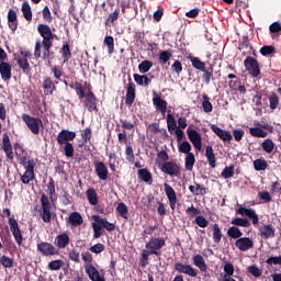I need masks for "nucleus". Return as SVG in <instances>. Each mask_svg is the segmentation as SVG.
<instances>
[{
  "instance_id": "f257e3e1",
  "label": "nucleus",
  "mask_w": 281,
  "mask_h": 281,
  "mask_svg": "<svg viewBox=\"0 0 281 281\" xmlns=\"http://www.w3.org/2000/svg\"><path fill=\"white\" fill-rule=\"evenodd\" d=\"M37 32L43 41L37 40L35 42L34 56L35 58H42V60H49L54 56V52H52L54 38L58 37L53 34L52 27L47 24H38Z\"/></svg>"
},
{
  "instance_id": "f03ea898",
  "label": "nucleus",
  "mask_w": 281,
  "mask_h": 281,
  "mask_svg": "<svg viewBox=\"0 0 281 281\" xmlns=\"http://www.w3.org/2000/svg\"><path fill=\"white\" fill-rule=\"evenodd\" d=\"M76 139V132L69 130H61L57 135V144L59 146L60 153H64L65 157H74V142Z\"/></svg>"
},
{
  "instance_id": "7ed1b4c3",
  "label": "nucleus",
  "mask_w": 281,
  "mask_h": 281,
  "mask_svg": "<svg viewBox=\"0 0 281 281\" xmlns=\"http://www.w3.org/2000/svg\"><path fill=\"white\" fill-rule=\"evenodd\" d=\"M162 247H166V239L156 237L145 245V251H147V256H157L159 258Z\"/></svg>"
},
{
  "instance_id": "20e7f679",
  "label": "nucleus",
  "mask_w": 281,
  "mask_h": 281,
  "mask_svg": "<svg viewBox=\"0 0 281 281\" xmlns=\"http://www.w3.org/2000/svg\"><path fill=\"white\" fill-rule=\"evenodd\" d=\"M22 121L26 124L29 131L33 133V135H38L41 133V126H43V120L40 117H34L30 114H22Z\"/></svg>"
},
{
  "instance_id": "39448f33",
  "label": "nucleus",
  "mask_w": 281,
  "mask_h": 281,
  "mask_svg": "<svg viewBox=\"0 0 281 281\" xmlns=\"http://www.w3.org/2000/svg\"><path fill=\"white\" fill-rule=\"evenodd\" d=\"M40 216L43 223H52V203L49 202V196L42 194Z\"/></svg>"
},
{
  "instance_id": "423d86ee",
  "label": "nucleus",
  "mask_w": 281,
  "mask_h": 281,
  "mask_svg": "<svg viewBox=\"0 0 281 281\" xmlns=\"http://www.w3.org/2000/svg\"><path fill=\"white\" fill-rule=\"evenodd\" d=\"M244 67L252 78H258V76H260V64L258 63V59L247 56L244 60Z\"/></svg>"
},
{
  "instance_id": "0eeeda50",
  "label": "nucleus",
  "mask_w": 281,
  "mask_h": 281,
  "mask_svg": "<svg viewBox=\"0 0 281 281\" xmlns=\"http://www.w3.org/2000/svg\"><path fill=\"white\" fill-rule=\"evenodd\" d=\"M37 251L42 254V256L50 257V256H60V250L56 248L52 243L41 241L37 244Z\"/></svg>"
},
{
  "instance_id": "6e6552de",
  "label": "nucleus",
  "mask_w": 281,
  "mask_h": 281,
  "mask_svg": "<svg viewBox=\"0 0 281 281\" xmlns=\"http://www.w3.org/2000/svg\"><path fill=\"white\" fill-rule=\"evenodd\" d=\"M161 172L169 175V177H179L181 175V167L176 161H167L160 166Z\"/></svg>"
},
{
  "instance_id": "1a4fd4ad",
  "label": "nucleus",
  "mask_w": 281,
  "mask_h": 281,
  "mask_svg": "<svg viewBox=\"0 0 281 281\" xmlns=\"http://www.w3.org/2000/svg\"><path fill=\"white\" fill-rule=\"evenodd\" d=\"M173 269L178 273H184L186 276H189L190 278H196V276H199V270H196L191 265H186L183 262H176L173 265Z\"/></svg>"
},
{
  "instance_id": "9d476101",
  "label": "nucleus",
  "mask_w": 281,
  "mask_h": 281,
  "mask_svg": "<svg viewBox=\"0 0 281 281\" xmlns=\"http://www.w3.org/2000/svg\"><path fill=\"white\" fill-rule=\"evenodd\" d=\"M9 226L16 245L21 247L23 245V233H21V228H19V222H16V220L13 217H10Z\"/></svg>"
},
{
  "instance_id": "9b49d317",
  "label": "nucleus",
  "mask_w": 281,
  "mask_h": 281,
  "mask_svg": "<svg viewBox=\"0 0 281 281\" xmlns=\"http://www.w3.org/2000/svg\"><path fill=\"white\" fill-rule=\"evenodd\" d=\"M85 98H86L85 106H87L88 111L90 113H93V111L98 113V98L95 97L93 91H91V85L88 86V92L86 93Z\"/></svg>"
},
{
  "instance_id": "f8f14e48",
  "label": "nucleus",
  "mask_w": 281,
  "mask_h": 281,
  "mask_svg": "<svg viewBox=\"0 0 281 281\" xmlns=\"http://www.w3.org/2000/svg\"><path fill=\"white\" fill-rule=\"evenodd\" d=\"M153 104L161 113L162 117H165L166 111H168V101L161 99V95L157 91H153Z\"/></svg>"
},
{
  "instance_id": "ddd939ff",
  "label": "nucleus",
  "mask_w": 281,
  "mask_h": 281,
  "mask_svg": "<svg viewBox=\"0 0 281 281\" xmlns=\"http://www.w3.org/2000/svg\"><path fill=\"white\" fill-rule=\"evenodd\" d=\"M164 188L165 194L169 201L170 209L172 212H175V210H177V191H175V189L168 184V182L164 183Z\"/></svg>"
},
{
  "instance_id": "4468645a",
  "label": "nucleus",
  "mask_w": 281,
  "mask_h": 281,
  "mask_svg": "<svg viewBox=\"0 0 281 281\" xmlns=\"http://www.w3.org/2000/svg\"><path fill=\"white\" fill-rule=\"evenodd\" d=\"M94 172L101 181H106L109 179V167L103 161H94Z\"/></svg>"
},
{
  "instance_id": "2eb2a0df",
  "label": "nucleus",
  "mask_w": 281,
  "mask_h": 281,
  "mask_svg": "<svg viewBox=\"0 0 281 281\" xmlns=\"http://www.w3.org/2000/svg\"><path fill=\"white\" fill-rule=\"evenodd\" d=\"M187 134H188L190 142L193 144L195 150H201V148H203L201 133H199L196 130L188 128Z\"/></svg>"
},
{
  "instance_id": "dca6fc26",
  "label": "nucleus",
  "mask_w": 281,
  "mask_h": 281,
  "mask_svg": "<svg viewBox=\"0 0 281 281\" xmlns=\"http://www.w3.org/2000/svg\"><path fill=\"white\" fill-rule=\"evenodd\" d=\"M69 243H71V238L67 233L57 235L54 240V245L58 251H60V249H67V247H69Z\"/></svg>"
},
{
  "instance_id": "f3484780",
  "label": "nucleus",
  "mask_w": 281,
  "mask_h": 281,
  "mask_svg": "<svg viewBox=\"0 0 281 281\" xmlns=\"http://www.w3.org/2000/svg\"><path fill=\"white\" fill-rule=\"evenodd\" d=\"M235 247L239 251H249V249H254V239L249 237H239V239L235 240Z\"/></svg>"
},
{
  "instance_id": "a211bd4d",
  "label": "nucleus",
  "mask_w": 281,
  "mask_h": 281,
  "mask_svg": "<svg viewBox=\"0 0 281 281\" xmlns=\"http://www.w3.org/2000/svg\"><path fill=\"white\" fill-rule=\"evenodd\" d=\"M0 76L3 82L12 80V65L8 61L0 64Z\"/></svg>"
},
{
  "instance_id": "6ab92c4d",
  "label": "nucleus",
  "mask_w": 281,
  "mask_h": 281,
  "mask_svg": "<svg viewBox=\"0 0 281 281\" xmlns=\"http://www.w3.org/2000/svg\"><path fill=\"white\" fill-rule=\"evenodd\" d=\"M237 214H240V216H247L251 220L252 225H258L259 218L258 214H256V210L254 209H247V207H239L237 210Z\"/></svg>"
},
{
  "instance_id": "aec40b11",
  "label": "nucleus",
  "mask_w": 281,
  "mask_h": 281,
  "mask_svg": "<svg viewBox=\"0 0 281 281\" xmlns=\"http://www.w3.org/2000/svg\"><path fill=\"white\" fill-rule=\"evenodd\" d=\"M136 93H135V85L130 78V82L127 85L126 95H125V104L126 106H133V102H135Z\"/></svg>"
},
{
  "instance_id": "412c9836",
  "label": "nucleus",
  "mask_w": 281,
  "mask_h": 281,
  "mask_svg": "<svg viewBox=\"0 0 281 281\" xmlns=\"http://www.w3.org/2000/svg\"><path fill=\"white\" fill-rule=\"evenodd\" d=\"M2 148L8 159H14V151L12 150V143L8 133H4L2 136Z\"/></svg>"
},
{
  "instance_id": "4be33fe9",
  "label": "nucleus",
  "mask_w": 281,
  "mask_h": 281,
  "mask_svg": "<svg viewBox=\"0 0 281 281\" xmlns=\"http://www.w3.org/2000/svg\"><path fill=\"white\" fill-rule=\"evenodd\" d=\"M261 238L269 240V238H276V228L271 224H266L259 228Z\"/></svg>"
},
{
  "instance_id": "5701e85b",
  "label": "nucleus",
  "mask_w": 281,
  "mask_h": 281,
  "mask_svg": "<svg viewBox=\"0 0 281 281\" xmlns=\"http://www.w3.org/2000/svg\"><path fill=\"white\" fill-rule=\"evenodd\" d=\"M211 131L222 139V142H232V134L216 125H211Z\"/></svg>"
},
{
  "instance_id": "b1692460",
  "label": "nucleus",
  "mask_w": 281,
  "mask_h": 281,
  "mask_svg": "<svg viewBox=\"0 0 281 281\" xmlns=\"http://www.w3.org/2000/svg\"><path fill=\"white\" fill-rule=\"evenodd\" d=\"M92 218L94 223H98L106 232H115V224L108 222L106 218H102L100 215H93Z\"/></svg>"
},
{
  "instance_id": "393cba45",
  "label": "nucleus",
  "mask_w": 281,
  "mask_h": 281,
  "mask_svg": "<svg viewBox=\"0 0 281 281\" xmlns=\"http://www.w3.org/2000/svg\"><path fill=\"white\" fill-rule=\"evenodd\" d=\"M68 223L71 225V227H80L82 223H85V218L82 215L78 212H71L69 217H68Z\"/></svg>"
},
{
  "instance_id": "a878e982",
  "label": "nucleus",
  "mask_w": 281,
  "mask_h": 281,
  "mask_svg": "<svg viewBox=\"0 0 281 281\" xmlns=\"http://www.w3.org/2000/svg\"><path fill=\"white\" fill-rule=\"evenodd\" d=\"M194 267H198L200 271L204 272L207 271V263L205 262V258L202 255H195L192 258Z\"/></svg>"
},
{
  "instance_id": "bb28decb",
  "label": "nucleus",
  "mask_w": 281,
  "mask_h": 281,
  "mask_svg": "<svg viewBox=\"0 0 281 281\" xmlns=\"http://www.w3.org/2000/svg\"><path fill=\"white\" fill-rule=\"evenodd\" d=\"M205 157L209 161L211 168H216V155L214 154V148L210 145L205 147Z\"/></svg>"
},
{
  "instance_id": "cd10ccee",
  "label": "nucleus",
  "mask_w": 281,
  "mask_h": 281,
  "mask_svg": "<svg viewBox=\"0 0 281 281\" xmlns=\"http://www.w3.org/2000/svg\"><path fill=\"white\" fill-rule=\"evenodd\" d=\"M85 270L91 281H97L100 278V271L93 265H85Z\"/></svg>"
},
{
  "instance_id": "c85d7f7f",
  "label": "nucleus",
  "mask_w": 281,
  "mask_h": 281,
  "mask_svg": "<svg viewBox=\"0 0 281 281\" xmlns=\"http://www.w3.org/2000/svg\"><path fill=\"white\" fill-rule=\"evenodd\" d=\"M189 190L194 196H205L207 194V189L203 184L195 183V186H190Z\"/></svg>"
},
{
  "instance_id": "c756f323",
  "label": "nucleus",
  "mask_w": 281,
  "mask_h": 281,
  "mask_svg": "<svg viewBox=\"0 0 281 281\" xmlns=\"http://www.w3.org/2000/svg\"><path fill=\"white\" fill-rule=\"evenodd\" d=\"M224 280L223 281H236V279L232 278L234 276V265L229 261H225L224 263Z\"/></svg>"
},
{
  "instance_id": "7c9ffc66",
  "label": "nucleus",
  "mask_w": 281,
  "mask_h": 281,
  "mask_svg": "<svg viewBox=\"0 0 281 281\" xmlns=\"http://www.w3.org/2000/svg\"><path fill=\"white\" fill-rule=\"evenodd\" d=\"M56 85H58V81L54 82L50 77H46L43 81V89L48 91L49 95H53L54 91H56Z\"/></svg>"
},
{
  "instance_id": "2f4dec72",
  "label": "nucleus",
  "mask_w": 281,
  "mask_h": 281,
  "mask_svg": "<svg viewBox=\"0 0 281 281\" xmlns=\"http://www.w3.org/2000/svg\"><path fill=\"white\" fill-rule=\"evenodd\" d=\"M228 238H233L234 240H238L243 238V231L238 228V226H231L226 232Z\"/></svg>"
},
{
  "instance_id": "473e14b6",
  "label": "nucleus",
  "mask_w": 281,
  "mask_h": 281,
  "mask_svg": "<svg viewBox=\"0 0 281 281\" xmlns=\"http://www.w3.org/2000/svg\"><path fill=\"white\" fill-rule=\"evenodd\" d=\"M134 80L136 85H138L139 87H148V85L153 82V80L146 77V75H139V74H134Z\"/></svg>"
},
{
  "instance_id": "72a5a7b5",
  "label": "nucleus",
  "mask_w": 281,
  "mask_h": 281,
  "mask_svg": "<svg viewBox=\"0 0 281 281\" xmlns=\"http://www.w3.org/2000/svg\"><path fill=\"white\" fill-rule=\"evenodd\" d=\"M189 60L194 69H198V71H205V63L199 59V57L189 56Z\"/></svg>"
},
{
  "instance_id": "f704fd0d",
  "label": "nucleus",
  "mask_w": 281,
  "mask_h": 281,
  "mask_svg": "<svg viewBox=\"0 0 281 281\" xmlns=\"http://www.w3.org/2000/svg\"><path fill=\"white\" fill-rule=\"evenodd\" d=\"M70 89H75L79 100H83L85 95H87V93L85 92V88L82 87V83H80L79 81L71 82Z\"/></svg>"
},
{
  "instance_id": "c9c22d12",
  "label": "nucleus",
  "mask_w": 281,
  "mask_h": 281,
  "mask_svg": "<svg viewBox=\"0 0 281 281\" xmlns=\"http://www.w3.org/2000/svg\"><path fill=\"white\" fill-rule=\"evenodd\" d=\"M138 178L145 183H153V173L147 168L138 170Z\"/></svg>"
},
{
  "instance_id": "e433bc0d",
  "label": "nucleus",
  "mask_w": 281,
  "mask_h": 281,
  "mask_svg": "<svg viewBox=\"0 0 281 281\" xmlns=\"http://www.w3.org/2000/svg\"><path fill=\"white\" fill-rule=\"evenodd\" d=\"M203 75H202V80L204 82V85H210V82H212V80H214V68H204V70H202Z\"/></svg>"
},
{
  "instance_id": "4c0bfd02",
  "label": "nucleus",
  "mask_w": 281,
  "mask_h": 281,
  "mask_svg": "<svg viewBox=\"0 0 281 281\" xmlns=\"http://www.w3.org/2000/svg\"><path fill=\"white\" fill-rule=\"evenodd\" d=\"M86 196L90 203V205H98V192L95 189L90 188L86 191Z\"/></svg>"
},
{
  "instance_id": "58836bf2",
  "label": "nucleus",
  "mask_w": 281,
  "mask_h": 281,
  "mask_svg": "<svg viewBox=\"0 0 281 281\" xmlns=\"http://www.w3.org/2000/svg\"><path fill=\"white\" fill-rule=\"evenodd\" d=\"M103 45L108 46V54L115 52V40L111 35H106L103 40Z\"/></svg>"
},
{
  "instance_id": "ea45409f",
  "label": "nucleus",
  "mask_w": 281,
  "mask_h": 281,
  "mask_svg": "<svg viewBox=\"0 0 281 281\" xmlns=\"http://www.w3.org/2000/svg\"><path fill=\"white\" fill-rule=\"evenodd\" d=\"M223 240V232L221 231V226L218 224H213V243L218 245Z\"/></svg>"
},
{
  "instance_id": "a19ab883",
  "label": "nucleus",
  "mask_w": 281,
  "mask_h": 281,
  "mask_svg": "<svg viewBox=\"0 0 281 281\" xmlns=\"http://www.w3.org/2000/svg\"><path fill=\"white\" fill-rule=\"evenodd\" d=\"M202 100V109L204 113H212V111H214V105H212V102H210L209 95L203 94Z\"/></svg>"
},
{
  "instance_id": "79ce46f5",
  "label": "nucleus",
  "mask_w": 281,
  "mask_h": 281,
  "mask_svg": "<svg viewBox=\"0 0 281 281\" xmlns=\"http://www.w3.org/2000/svg\"><path fill=\"white\" fill-rule=\"evenodd\" d=\"M116 212L121 218L128 220V206L124 202L117 204Z\"/></svg>"
},
{
  "instance_id": "37998d69",
  "label": "nucleus",
  "mask_w": 281,
  "mask_h": 281,
  "mask_svg": "<svg viewBox=\"0 0 281 281\" xmlns=\"http://www.w3.org/2000/svg\"><path fill=\"white\" fill-rule=\"evenodd\" d=\"M231 225H234L235 227H250L251 223L247 218L237 217L231 222Z\"/></svg>"
},
{
  "instance_id": "c03bdc74",
  "label": "nucleus",
  "mask_w": 281,
  "mask_h": 281,
  "mask_svg": "<svg viewBox=\"0 0 281 281\" xmlns=\"http://www.w3.org/2000/svg\"><path fill=\"white\" fill-rule=\"evenodd\" d=\"M194 164H196V158L194 157V154H188L184 158L186 170H192L194 168Z\"/></svg>"
},
{
  "instance_id": "a18cd8bd",
  "label": "nucleus",
  "mask_w": 281,
  "mask_h": 281,
  "mask_svg": "<svg viewBox=\"0 0 281 281\" xmlns=\"http://www.w3.org/2000/svg\"><path fill=\"white\" fill-rule=\"evenodd\" d=\"M167 128L169 133H172V131H177V121L175 120V116L170 113L167 114Z\"/></svg>"
},
{
  "instance_id": "49530a36",
  "label": "nucleus",
  "mask_w": 281,
  "mask_h": 281,
  "mask_svg": "<svg viewBox=\"0 0 281 281\" xmlns=\"http://www.w3.org/2000/svg\"><path fill=\"white\" fill-rule=\"evenodd\" d=\"M261 148L265 150V153L271 154L273 153V148H276V143L271 138H267L262 142Z\"/></svg>"
},
{
  "instance_id": "de8ad7c7",
  "label": "nucleus",
  "mask_w": 281,
  "mask_h": 281,
  "mask_svg": "<svg viewBox=\"0 0 281 281\" xmlns=\"http://www.w3.org/2000/svg\"><path fill=\"white\" fill-rule=\"evenodd\" d=\"M22 14L26 21H32V7L29 2L22 3Z\"/></svg>"
},
{
  "instance_id": "09e8293b",
  "label": "nucleus",
  "mask_w": 281,
  "mask_h": 281,
  "mask_svg": "<svg viewBox=\"0 0 281 281\" xmlns=\"http://www.w3.org/2000/svg\"><path fill=\"white\" fill-rule=\"evenodd\" d=\"M64 265H65V261H63L61 259H56L48 262V269L49 271H60Z\"/></svg>"
},
{
  "instance_id": "8fccbe9b",
  "label": "nucleus",
  "mask_w": 281,
  "mask_h": 281,
  "mask_svg": "<svg viewBox=\"0 0 281 281\" xmlns=\"http://www.w3.org/2000/svg\"><path fill=\"white\" fill-rule=\"evenodd\" d=\"M151 67H153V61L146 59L138 65V71L139 74H148Z\"/></svg>"
},
{
  "instance_id": "3c124183",
  "label": "nucleus",
  "mask_w": 281,
  "mask_h": 281,
  "mask_svg": "<svg viewBox=\"0 0 281 281\" xmlns=\"http://www.w3.org/2000/svg\"><path fill=\"white\" fill-rule=\"evenodd\" d=\"M16 63L23 74H30V61L27 59L19 57Z\"/></svg>"
},
{
  "instance_id": "603ef678",
  "label": "nucleus",
  "mask_w": 281,
  "mask_h": 281,
  "mask_svg": "<svg viewBox=\"0 0 281 281\" xmlns=\"http://www.w3.org/2000/svg\"><path fill=\"white\" fill-rule=\"evenodd\" d=\"M0 263L2 265V267H4V269H12L14 267V259L3 255L0 258Z\"/></svg>"
},
{
  "instance_id": "864d4df0",
  "label": "nucleus",
  "mask_w": 281,
  "mask_h": 281,
  "mask_svg": "<svg viewBox=\"0 0 281 281\" xmlns=\"http://www.w3.org/2000/svg\"><path fill=\"white\" fill-rule=\"evenodd\" d=\"M125 157L128 164H135V153L133 151V146L127 145L125 147Z\"/></svg>"
},
{
  "instance_id": "5fc2aeb1",
  "label": "nucleus",
  "mask_w": 281,
  "mask_h": 281,
  "mask_svg": "<svg viewBox=\"0 0 281 281\" xmlns=\"http://www.w3.org/2000/svg\"><path fill=\"white\" fill-rule=\"evenodd\" d=\"M249 133L252 137H267L268 133L260 127H250Z\"/></svg>"
},
{
  "instance_id": "6e6d98bb",
  "label": "nucleus",
  "mask_w": 281,
  "mask_h": 281,
  "mask_svg": "<svg viewBox=\"0 0 281 281\" xmlns=\"http://www.w3.org/2000/svg\"><path fill=\"white\" fill-rule=\"evenodd\" d=\"M61 56L64 58V63H67L71 58V48L69 47V44H64L61 47Z\"/></svg>"
},
{
  "instance_id": "4d7b16f0",
  "label": "nucleus",
  "mask_w": 281,
  "mask_h": 281,
  "mask_svg": "<svg viewBox=\"0 0 281 281\" xmlns=\"http://www.w3.org/2000/svg\"><path fill=\"white\" fill-rule=\"evenodd\" d=\"M254 168H255V170L260 172L261 170L269 168V164H267V160H265V159H256L254 161Z\"/></svg>"
},
{
  "instance_id": "13d9d810",
  "label": "nucleus",
  "mask_w": 281,
  "mask_h": 281,
  "mask_svg": "<svg viewBox=\"0 0 281 281\" xmlns=\"http://www.w3.org/2000/svg\"><path fill=\"white\" fill-rule=\"evenodd\" d=\"M269 104H270V109L272 111H276V109H278V106H280V98H278L277 93H272L269 97Z\"/></svg>"
},
{
  "instance_id": "bf43d9fd",
  "label": "nucleus",
  "mask_w": 281,
  "mask_h": 281,
  "mask_svg": "<svg viewBox=\"0 0 281 281\" xmlns=\"http://www.w3.org/2000/svg\"><path fill=\"white\" fill-rule=\"evenodd\" d=\"M261 56H272V54H276V46L272 45H266L260 48Z\"/></svg>"
},
{
  "instance_id": "052dcab7",
  "label": "nucleus",
  "mask_w": 281,
  "mask_h": 281,
  "mask_svg": "<svg viewBox=\"0 0 281 281\" xmlns=\"http://www.w3.org/2000/svg\"><path fill=\"white\" fill-rule=\"evenodd\" d=\"M179 153H183L184 155H191L190 150H192V145L188 140H183L182 144L178 147Z\"/></svg>"
},
{
  "instance_id": "680f3d73",
  "label": "nucleus",
  "mask_w": 281,
  "mask_h": 281,
  "mask_svg": "<svg viewBox=\"0 0 281 281\" xmlns=\"http://www.w3.org/2000/svg\"><path fill=\"white\" fill-rule=\"evenodd\" d=\"M170 58H172V50L160 52L159 60L162 65H166V63H168V60H170Z\"/></svg>"
},
{
  "instance_id": "e2e57ef3",
  "label": "nucleus",
  "mask_w": 281,
  "mask_h": 281,
  "mask_svg": "<svg viewBox=\"0 0 281 281\" xmlns=\"http://www.w3.org/2000/svg\"><path fill=\"white\" fill-rule=\"evenodd\" d=\"M195 225L198 227L205 228L207 225H210V221H207L203 215H198L194 220Z\"/></svg>"
},
{
  "instance_id": "0e129e2a",
  "label": "nucleus",
  "mask_w": 281,
  "mask_h": 281,
  "mask_svg": "<svg viewBox=\"0 0 281 281\" xmlns=\"http://www.w3.org/2000/svg\"><path fill=\"white\" fill-rule=\"evenodd\" d=\"M92 229H93V238H100L104 232L102 231V226L98 224V222L92 223Z\"/></svg>"
},
{
  "instance_id": "69168bd1",
  "label": "nucleus",
  "mask_w": 281,
  "mask_h": 281,
  "mask_svg": "<svg viewBox=\"0 0 281 281\" xmlns=\"http://www.w3.org/2000/svg\"><path fill=\"white\" fill-rule=\"evenodd\" d=\"M35 179V175L29 171H25L22 176H21V181L22 183H24V186H27L30 183V181H34Z\"/></svg>"
},
{
  "instance_id": "338daca9",
  "label": "nucleus",
  "mask_w": 281,
  "mask_h": 281,
  "mask_svg": "<svg viewBox=\"0 0 281 281\" xmlns=\"http://www.w3.org/2000/svg\"><path fill=\"white\" fill-rule=\"evenodd\" d=\"M222 177L224 179H232V177H234V166L231 165L228 167H225L222 171Z\"/></svg>"
},
{
  "instance_id": "774afa93",
  "label": "nucleus",
  "mask_w": 281,
  "mask_h": 281,
  "mask_svg": "<svg viewBox=\"0 0 281 281\" xmlns=\"http://www.w3.org/2000/svg\"><path fill=\"white\" fill-rule=\"evenodd\" d=\"M106 249V246H104V244H95L93 246H91L89 248V251H91V254H102V251H104Z\"/></svg>"
}]
</instances>
